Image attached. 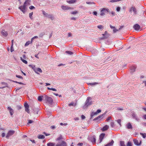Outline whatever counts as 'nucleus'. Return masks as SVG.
<instances>
[{"mask_svg": "<svg viewBox=\"0 0 146 146\" xmlns=\"http://www.w3.org/2000/svg\"><path fill=\"white\" fill-rule=\"evenodd\" d=\"M92 100V98L90 97H87V99L85 102L84 105L83 106L84 109L86 108L89 106L92 105V101H90Z\"/></svg>", "mask_w": 146, "mask_h": 146, "instance_id": "f257e3e1", "label": "nucleus"}, {"mask_svg": "<svg viewBox=\"0 0 146 146\" xmlns=\"http://www.w3.org/2000/svg\"><path fill=\"white\" fill-rule=\"evenodd\" d=\"M43 99L50 104L52 105L53 100L51 97L47 96H45L43 97Z\"/></svg>", "mask_w": 146, "mask_h": 146, "instance_id": "f03ea898", "label": "nucleus"}, {"mask_svg": "<svg viewBox=\"0 0 146 146\" xmlns=\"http://www.w3.org/2000/svg\"><path fill=\"white\" fill-rule=\"evenodd\" d=\"M102 35L103 36L100 38V39L103 40L107 39L110 36V34L108 33L106 31L105 32L104 34H102Z\"/></svg>", "mask_w": 146, "mask_h": 146, "instance_id": "7ed1b4c3", "label": "nucleus"}, {"mask_svg": "<svg viewBox=\"0 0 146 146\" xmlns=\"http://www.w3.org/2000/svg\"><path fill=\"white\" fill-rule=\"evenodd\" d=\"M109 12V9L103 8L101 9L100 15L101 16H103L105 15V13H108Z\"/></svg>", "mask_w": 146, "mask_h": 146, "instance_id": "20e7f679", "label": "nucleus"}, {"mask_svg": "<svg viewBox=\"0 0 146 146\" xmlns=\"http://www.w3.org/2000/svg\"><path fill=\"white\" fill-rule=\"evenodd\" d=\"M132 118L136 120L139 122L140 120L139 118L138 117L137 114L135 113H133L132 114Z\"/></svg>", "mask_w": 146, "mask_h": 146, "instance_id": "39448f33", "label": "nucleus"}, {"mask_svg": "<svg viewBox=\"0 0 146 146\" xmlns=\"http://www.w3.org/2000/svg\"><path fill=\"white\" fill-rule=\"evenodd\" d=\"M19 9L24 13H25L26 11V6L24 4L23 5L19 7Z\"/></svg>", "mask_w": 146, "mask_h": 146, "instance_id": "423d86ee", "label": "nucleus"}, {"mask_svg": "<svg viewBox=\"0 0 146 146\" xmlns=\"http://www.w3.org/2000/svg\"><path fill=\"white\" fill-rule=\"evenodd\" d=\"M129 11L130 13H132V11L133 12L134 15H136L137 14L136 9L134 6H132L130 8Z\"/></svg>", "mask_w": 146, "mask_h": 146, "instance_id": "0eeeda50", "label": "nucleus"}, {"mask_svg": "<svg viewBox=\"0 0 146 146\" xmlns=\"http://www.w3.org/2000/svg\"><path fill=\"white\" fill-rule=\"evenodd\" d=\"M15 131L14 130H10L9 131L6 136V138L8 139L9 137L13 135L15 133Z\"/></svg>", "mask_w": 146, "mask_h": 146, "instance_id": "6e6552de", "label": "nucleus"}, {"mask_svg": "<svg viewBox=\"0 0 146 146\" xmlns=\"http://www.w3.org/2000/svg\"><path fill=\"white\" fill-rule=\"evenodd\" d=\"M66 143L63 141H62L61 142H59L57 144L56 146H66Z\"/></svg>", "mask_w": 146, "mask_h": 146, "instance_id": "1a4fd4ad", "label": "nucleus"}, {"mask_svg": "<svg viewBox=\"0 0 146 146\" xmlns=\"http://www.w3.org/2000/svg\"><path fill=\"white\" fill-rule=\"evenodd\" d=\"M24 106L25 108V111L26 112H27L28 113H29L30 111L29 109V106L28 104L27 103H25L24 104Z\"/></svg>", "mask_w": 146, "mask_h": 146, "instance_id": "9d476101", "label": "nucleus"}, {"mask_svg": "<svg viewBox=\"0 0 146 146\" xmlns=\"http://www.w3.org/2000/svg\"><path fill=\"white\" fill-rule=\"evenodd\" d=\"M90 139L93 143H95L96 141V137L95 135H93L90 138Z\"/></svg>", "mask_w": 146, "mask_h": 146, "instance_id": "9b49d317", "label": "nucleus"}, {"mask_svg": "<svg viewBox=\"0 0 146 146\" xmlns=\"http://www.w3.org/2000/svg\"><path fill=\"white\" fill-rule=\"evenodd\" d=\"M137 68L136 66H132L130 68V72L132 73L135 72V69Z\"/></svg>", "mask_w": 146, "mask_h": 146, "instance_id": "f8f14e48", "label": "nucleus"}, {"mask_svg": "<svg viewBox=\"0 0 146 146\" xmlns=\"http://www.w3.org/2000/svg\"><path fill=\"white\" fill-rule=\"evenodd\" d=\"M61 8L64 10H67L69 9H71L70 7L67 6L62 5L61 6Z\"/></svg>", "mask_w": 146, "mask_h": 146, "instance_id": "ddd939ff", "label": "nucleus"}, {"mask_svg": "<svg viewBox=\"0 0 146 146\" xmlns=\"http://www.w3.org/2000/svg\"><path fill=\"white\" fill-rule=\"evenodd\" d=\"M34 71L37 74H38V72H39L40 73H42V71L40 68H35V69H34Z\"/></svg>", "mask_w": 146, "mask_h": 146, "instance_id": "4468645a", "label": "nucleus"}, {"mask_svg": "<svg viewBox=\"0 0 146 146\" xmlns=\"http://www.w3.org/2000/svg\"><path fill=\"white\" fill-rule=\"evenodd\" d=\"M7 109L9 111L11 115H12L14 113V110L10 107H8Z\"/></svg>", "mask_w": 146, "mask_h": 146, "instance_id": "2eb2a0df", "label": "nucleus"}, {"mask_svg": "<svg viewBox=\"0 0 146 146\" xmlns=\"http://www.w3.org/2000/svg\"><path fill=\"white\" fill-rule=\"evenodd\" d=\"M134 29L136 31L139 30L140 28V26L138 24H136L133 27Z\"/></svg>", "mask_w": 146, "mask_h": 146, "instance_id": "dca6fc26", "label": "nucleus"}, {"mask_svg": "<svg viewBox=\"0 0 146 146\" xmlns=\"http://www.w3.org/2000/svg\"><path fill=\"white\" fill-rule=\"evenodd\" d=\"M105 133H102L101 134H100V138H99V139H100V142H101V141H102V140H103L104 137L105 136Z\"/></svg>", "mask_w": 146, "mask_h": 146, "instance_id": "f3484780", "label": "nucleus"}, {"mask_svg": "<svg viewBox=\"0 0 146 146\" xmlns=\"http://www.w3.org/2000/svg\"><path fill=\"white\" fill-rule=\"evenodd\" d=\"M1 33L2 35L4 36H6L8 35L7 32L5 31L4 30H2L1 32Z\"/></svg>", "mask_w": 146, "mask_h": 146, "instance_id": "a211bd4d", "label": "nucleus"}, {"mask_svg": "<svg viewBox=\"0 0 146 146\" xmlns=\"http://www.w3.org/2000/svg\"><path fill=\"white\" fill-rule=\"evenodd\" d=\"M133 141L134 144L137 145H141V141L140 143H139L137 139H133Z\"/></svg>", "mask_w": 146, "mask_h": 146, "instance_id": "6ab92c4d", "label": "nucleus"}, {"mask_svg": "<svg viewBox=\"0 0 146 146\" xmlns=\"http://www.w3.org/2000/svg\"><path fill=\"white\" fill-rule=\"evenodd\" d=\"M106 113V112L105 113H104L102 114H101L99 116H98L97 117L95 118L94 119V121H95L97 120L99 118H101V117H102Z\"/></svg>", "mask_w": 146, "mask_h": 146, "instance_id": "aec40b11", "label": "nucleus"}, {"mask_svg": "<svg viewBox=\"0 0 146 146\" xmlns=\"http://www.w3.org/2000/svg\"><path fill=\"white\" fill-rule=\"evenodd\" d=\"M109 128V126L108 125H106L104 126L102 129H101V130L102 131H104L108 129Z\"/></svg>", "mask_w": 146, "mask_h": 146, "instance_id": "412c9836", "label": "nucleus"}, {"mask_svg": "<svg viewBox=\"0 0 146 146\" xmlns=\"http://www.w3.org/2000/svg\"><path fill=\"white\" fill-rule=\"evenodd\" d=\"M126 127L128 129H132V126L130 122L128 123L126 125Z\"/></svg>", "mask_w": 146, "mask_h": 146, "instance_id": "4be33fe9", "label": "nucleus"}, {"mask_svg": "<svg viewBox=\"0 0 146 146\" xmlns=\"http://www.w3.org/2000/svg\"><path fill=\"white\" fill-rule=\"evenodd\" d=\"M31 1L30 0H26L24 4L26 7L30 5Z\"/></svg>", "mask_w": 146, "mask_h": 146, "instance_id": "5701e85b", "label": "nucleus"}, {"mask_svg": "<svg viewBox=\"0 0 146 146\" xmlns=\"http://www.w3.org/2000/svg\"><path fill=\"white\" fill-rule=\"evenodd\" d=\"M114 141L113 140H112L111 141L106 144L105 146H112L114 143Z\"/></svg>", "mask_w": 146, "mask_h": 146, "instance_id": "b1692460", "label": "nucleus"}, {"mask_svg": "<svg viewBox=\"0 0 146 146\" xmlns=\"http://www.w3.org/2000/svg\"><path fill=\"white\" fill-rule=\"evenodd\" d=\"M33 110L34 111V113L35 114H38L39 111V109L37 108H35L33 109Z\"/></svg>", "mask_w": 146, "mask_h": 146, "instance_id": "393cba45", "label": "nucleus"}, {"mask_svg": "<svg viewBox=\"0 0 146 146\" xmlns=\"http://www.w3.org/2000/svg\"><path fill=\"white\" fill-rule=\"evenodd\" d=\"M65 52L66 54H67L69 55H72L74 53V52H71L70 51H66Z\"/></svg>", "mask_w": 146, "mask_h": 146, "instance_id": "a878e982", "label": "nucleus"}, {"mask_svg": "<svg viewBox=\"0 0 146 146\" xmlns=\"http://www.w3.org/2000/svg\"><path fill=\"white\" fill-rule=\"evenodd\" d=\"M46 17H47L48 18L52 20H53L54 19L53 16L51 15H47L46 16Z\"/></svg>", "mask_w": 146, "mask_h": 146, "instance_id": "bb28decb", "label": "nucleus"}, {"mask_svg": "<svg viewBox=\"0 0 146 146\" xmlns=\"http://www.w3.org/2000/svg\"><path fill=\"white\" fill-rule=\"evenodd\" d=\"M120 146H126L125 145V144L124 142L123 141H120Z\"/></svg>", "mask_w": 146, "mask_h": 146, "instance_id": "cd10ccee", "label": "nucleus"}, {"mask_svg": "<svg viewBox=\"0 0 146 146\" xmlns=\"http://www.w3.org/2000/svg\"><path fill=\"white\" fill-rule=\"evenodd\" d=\"M76 105V103H74L73 102H71V103H70L68 104V106H75Z\"/></svg>", "mask_w": 146, "mask_h": 146, "instance_id": "c85d7f7f", "label": "nucleus"}, {"mask_svg": "<svg viewBox=\"0 0 146 146\" xmlns=\"http://www.w3.org/2000/svg\"><path fill=\"white\" fill-rule=\"evenodd\" d=\"M47 146H54L55 144L54 143H49L47 144Z\"/></svg>", "mask_w": 146, "mask_h": 146, "instance_id": "c756f323", "label": "nucleus"}, {"mask_svg": "<svg viewBox=\"0 0 146 146\" xmlns=\"http://www.w3.org/2000/svg\"><path fill=\"white\" fill-rule=\"evenodd\" d=\"M38 138L39 139H43L45 138V137L43 135H40L38 136Z\"/></svg>", "mask_w": 146, "mask_h": 146, "instance_id": "7c9ffc66", "label": "nucleus"}, {"mask_svg": "<svg viewBox=\"0 0 146 146\" xmlns=\"http://www.w3.org/2000/svg\"><path fill=\"white\" fill-rule=\"evenodd\" d=\"M97 114H96V112H92L91 114V115H90V116H91V119L93 117V116L95 115H97Z\"/></svg>", "mask_w": 146, "mask_h": 146, "instance_id": "2f4dec72", "label": "nucleus"}, {"mask_svg": "<svg viewBox=\"0 0 146 146\" xmlns=\"http://www.w3.org/2000/svg\"><path fill=\"white\" fill-rule=\"evenodd\" d=\"M98 84V83L95 82H94V83H89L88 84L90 85H91V86H93V85L97 84Z\"/></svg>", "mask_w": 146, "mask_h": 146, "instance_id": "473e14b6", "label": "nucleus"}, {"mask_svg": "<svg viewBox=\"0 0 146 146\" xmlns=\"http://www.w3.org/2000/svg\"><path fill=\"white\" fill-rule=\"evenodd\" d=\"M32 42H31V41H28L25 44V46H28L30 44H31Z\"/></svg>", "mask_w": 146, "mask_h": 146, "instance_id": "72a5a7b5", "label": "nucleus"}, {"mask_svg": "<svg viewBox=\"0 0 146 146\" xmlns=\"http://www.w3.org/2000/svg\"><path fill=\"white\" fill-rule=\"evenodd\" d=\"M43 97H42L40 96H38V101L40 102L42 100V98L43 97Z\"/></svg>", "mask_w": 146, "mask_h": 146, "instance_id": "f704fd0d", "label": "nucleus"}, {"mask_svg": "<svg viewBox=\"0 0 146 146\" xmlns=\"http://www.w3.org/2000/svg\"><path fill=\"white\" fill-rule=\"evenodd\" d=\"M21 59L22 61L25 64H27V62L26 60L23 59L22 57H21Z\"/></svg>", "mask_w": 146, "mask_h": 146, "instance_id": "c9c22d12", "label": "nucleus"}, {"mask_svg": "<svg viewBox=\"0 0 146 146\" xmlns=\"http://www.w3.org/2000/svg\"><path fill=\"white\" fill-rule=\"evenodd\" d=\"M47 89L48 90H50L53 91H56L57 90L54 88H50L49 87H47Z\"/></svg>", "mask_w": 146, "mask_h": 146, "instance_id": "e433bc0d", "label": "nucleus"}, {"mask_svg": "<svg viewBox=\"0 0 146 146\" xmlns=\"http://www.w3.org/2000/svg\"><path fill=\"white\" fill-rule=\"evenodd\" d=\"M98 28L100 29H102L104 27L102 25H99L97 26Z\"/></svg>", "mask_w": 146, "mask_h": 146, "instance_id": "4c0bfd02", "label": "nucleus"}, {"mask_svg": "<svg viewBox=\"0 0 146 146\" xmlns=\"http://www.w3.org/2000/svg\"><path fill=\"white\" fill-rule=\"evenodd\" d=\"M33 14V12H32L31 13H30L29 14V17H30V18L31 19H33V18H32V15Z\"/></svg>", "mask_w": 146, "mask_h": 146, "instance_id": "58836bf2", "label": "nucleus"}, {"mask_svg": "<svg viewBox=\"0 0 146 146\" xmlns=\"http://www.w3.org/2000/svg\"><path fill=\"white\" fill-rule=\"evenodd\" d=\"M28 121V122L27 124V125H29V124L32 123L34 122L33 121L31 120H29Z\"/></svg>", "mask_w": 146, "mask_h": 146, "instance_id": "ea45409f", "label": "nucleus"}, {"mask_svg": "<svg viewBox=\"0 0 146 146\" xmlns=\"http://www.w3.org/2000/svg\"><path fill=\"white\" fill-rule=\"evenodd\" d=\"M29 67L32 68L34 70L35 68V66L34 65H29Z\"/></svg>", "mask_w": 146, "mask_h": 146, "instance_id": "a19ab883", "label": "nucleus"}, {"mask_svg": "<svg viewBox=\"0 0 146 146\" xmlns=\"http://www.w3.org/2000/svg\"><path fill=\"white\" fill-rule=\"evenodd\" d=\"M127 146H132L131 143L130 142H128L127 143Z\"/></svg>", "mask_w": 146, "mask_h": 146, "instance_id": "79ce46f5", "label": "nucleus"}, {"mask_svg": "<svg viewBox=\"0 0 146 146\" xmlns=\"http://www.w3.org/2000/svg\"><path fill=\"white\" fill-rule=\"evenodd\" d=\"M119 31L118 30L116 29L115 28L114 29H113V31L114 33H115L117 31Z\"/></svg>", "mask_w": 146, "mask_h": 146, "instance_id": "37998d69", "label": "nucleus"}, {"mask_svg": "<svg viewBox=\"0 0 146 146\" xmlns=\"http://www.w3.org/2000/svg\"><path fill=\"white\" fill-rule=\"evenodd\" d=\"M16 76L17 78H19L21 79H23V77L21 76H20L19 75H16Z\"/></svg>", "mask_w": 146, "mask_h": 146, "instance_id": "c03bdc74", "label": "nucleus"}, {"mask_svg": "<svg viewBox=\"0 0 146 146\" xmlns=\"http://www.w3.org/2000/svg\"><path fill=\"white\" fill-rule=\"evenodd\" d=\"M101 111V110H98L96 111V114H98V113H100Z\"/></svg>", "mask_w": 146, "mask_h": 146, "instance_id": "a18cd8bd", "label": "nucleus"}, {"mask_svg": "<svg viewBox=\"0 0 146 146\" xmlns=\"http://www.w3.org/2000/svg\"><path fill=\"white\" fill-rule=\"evenodd\" d=\"M13 82L17 83H18L20 84H23L21 82H18L16 81H13Z\"/></svg>", "mask_w": 146, "mask_h": 146, "instance_id": "49530a36", "label": "nucleus"}, {"mask_svg": "<svg viewBox=\"0 0 146 146\" xmlns=\"http://www.w3.org/2000/svg\"><path fill=\"white\" fill-rule=\"evenodd\" d=\"M56 127L54 125H52L50 126V128L51 129H54L56 128Z\"/></svg>", "mask_w": 146, "mask_h": 146, "instance_id": "de8ad7c7", "label": "nucleus"}, {"mask_svg": "<svg viewBox=\"0 0 146 146\" xmlns=\"http://www.w3.org/2000/svg\"><path fill=\"white\" fill-rule=\"evenodd\" d=\"M78 12L77 11H74L71 13L72 14H76L78 13Z\"/></svg>", "mask_w": 146, "mask_h": 146, "instance_id": "09e8293b", "label": "nucleus"}, {"mask_svg": "<svg viewBox=\"0 0 146 146\" xmlns=\"http://www.w3.org/2000/svg\"><path fill=\"white\" fill-rule=\"evenodd\" d=\"M10 50H11V52H12L13 51H14V50L13 46H11Z\"/></svg>", "mask_w": 146, "mask_h": 146, "instance_id": "8fccbe9b", "label": "nucleus"}, {"mask_svg": "<svg viewBox=\"0 0 146 146\" xmlns=\"http://www.w3.org/2000/svg\"><path fill=\"white\" fill-rule=\"evenodd\" d=\"M121 120L120 119H119L117 120V122L120 125H121Z\"/></svg>", "mask_w": 146, "mask_h": 146, "instance_id": "3c124183", "label": "nucleus"}, {"mask_svg": "<svg viewBox=\"0 0 146 146\" xmlns=\"http://www.w3.org/2000/svg\"><path fill=\"white\" fill-rule=\"evenodd\" d=\"M29 8L30 9H35V7L33 6H31L29 7Z\"/></svg>", "mask_w": 146, "mask_h": 146, "instance_id": "603ef678", "label": "nucleus"}, {"mask_svg": "<svg viewBox=\"0 0 146 146\" xmlns=\"http://www.w3.org/2000/svg\"><path fill=\"white\" fill-rule=\"evenodd\" d=\"M110 13L111 14L112 16H113L115 15V12L112 11Z\"/></svg>", "mask_w": 146, "mask_h": 146, "instance_id": "864d4df0", "label": "nucleus"}, {"mask_svg": "<svg viewBox=\"0 0 146 146\" xmlns=\"http://www.w3.org/2000/svg\"><path fill=\"white\" fill-rule=\"evenodd\" d=\"M38 36H34V37H33V38H32L31 39V42H32L33 41V40L34 39V38H38Z\"/></svg>", "mask_w": 146, "mask_h": 146, "instance_id": "5fc2aeb1", "label": "nucleus"}, {"mask_svg": "<svg viewBox=\"0 0 146 146\" xmlns=\"http://www.w3.org/2000/svg\"><path fill=\"white\" fill-rule=\"evenodd\" d=\"M111 126L112 127H113L114 126V123L113 122H111Z\"/></svg>", "mask_w": 146, "mask_h": 146, "instance_id": "6e6d98bb", "label": "nucleus"}, {"mask_svg": "<svg viewBox=\"0 0 146 146\" xmlns=\"http://www.w3.org/2000/svg\"><path fill=\"white\" fill-rule=\"evenodd\" d=\"M43 133L44 135H45L46 136H48V135H50V134H48V133H47L46 132H44Z\"/></svg>", "mask_w": 146, "mask_h": 146, "instance_id": "4d7b16f0", "label": "nucleus"}, {"mask_svg": "<svg viewBox=\"0 0 146 146\" xmlns=\"http://www.w3.org/2000/svg\"><path fill=\"white\" fill-rule=\"evenodd\" d=\"M111 117H108L106 119L107 121H108L110 120L111 119Z\"/></svg>", "mask_w": 146, "mask_h": 146, "instance_id": "13d9d810", "label": "nucleus"}, {"mask_svg": "<svg viewBox=\"0 0 146 146\" xmlns=\"http://www.w3.org/2000/svg\"><path fill=\"white\" fill-rule=\"evenodd\" d=\"M75 2V1L73 0H71L69 1V2L70 3H74Z\"/></svg>", "mask_w": 146, "mask_h": 146, "instance_id": "bf43d9fd", "label": "nucleus"}, {"mask_svg": "<svg viewBox=\"0 0 146 146\" xmlns=\"http://www.w3.org/2000/svg\"><path fill=\"white\" fill-rule=\"evenodd\" d=\"M86 3L87 4H94V2H86Z\"/></svg>", "mask_w": 146, "mask_h": 146, "instance_id": "052dcab7", "label": "nucleus"}, {"mask_svg": "<svg viewBox=\"0 0 146 146\" xmlns=\"http://www.w3.org/2000/svg\"><path fill=\"white\" fill-rule=\"evenodd\" d=\"M83 143H79L78 144V145L80 146H82V145H83Z\"/></svg>", "mask_w": 146, "mask_h": 146, "instance_id": "680f3d73", "label": "nucleus"}, {"mask_svg": "<svg viewBox=\"0 0 146 146\" xmlns=\"http://www.w3.org/2000/svg\"><path fill=\"white\" fill-rule=\"evenodd\" d=\"M42 13H43V14L44 15H48L47 14V13H46L45 11H42Z\"/></svg>", "mask_w": 146, "mask_h": 146, "instance_id": "e2e57ef3", "label": "nucleus"}, {"mask_svg": "<svg viewBox=\"0 0 146 146\" xmlns=\"http://www.w3.org/2000/svg\"><path fill=\"white\" fill-rule=\"evenodd\" d=\"M120 8L119 7H117L116 10L117 11H119L120 10Z\"/></svg>", "mask_w": 146, "mask_h": 146, "instance_id": "0e129e2a", "label": "nucleus"}, {"mask_svg": "<svg viewBox=\"0 0 146 146\" xmlns=\"http://www.w3.org/2000/svg\"><path fill=\"white\" fill-rule=\"evenodd\" d=\"M60 125H67V123H60Z\"/></svg>", "mask_w": 146, "mask_h": 146, "instance_id": "69168bd1", "label": "nucleus"}, {"mask_svg": "<svg viewBox=\"0 0 146 146\" xmlns=\"http://www.w3.org/2000/svg\"><path fill=\"white\" fill-rule=\"evenodd\" d=\"M81 118L82 119H83L85 118V117L84 115H82L81 116Z\"/></svg>", "mask_w": 146, "mask_h": 146, "instance_id": "338daca9", "label": "nucleus"}, {"mask_svg": "<svg viewBox=\"0 0 146 146\" xmlns=\"http://www.w3.org/2000/svg\"><path fill=\"white\" fill-rule=\"evenodd\" d=\"M142 136L143 138H145L146 137V134H143Z\"/></svg>", "mask_w": 146, "mask_h": 146, "instance_id": "774afa93", "label": "nucleus"}]
</instances>
